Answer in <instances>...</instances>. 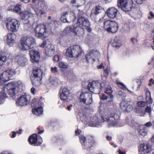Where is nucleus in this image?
Masks as SVG:
<instances>
[{"label":"nucleus","mask_w":154,"mask_h":154,"mask_svg":"<svg viewBox=\"0 0 154 154\" xmlns=\"http://www.w3.org/2000/svg\"><path fill=\"white\" fill-rule=\"evenodd\" d=\"M68 14L69 13L68 12H63L62 14V16L61 18V20L64 23L66 22L67 20L66 18L67 17V16Z\"/></svg>","instance_id":"nucleus-40"},{"label":"nucleus","mask_w":154,"mask_h":154,"mask_svg":"<svg viewBox=\"0 0 154 154\" xmlns=\"http://www.w3.org/2000/svg\"><path fill=\"white\" fill-rule=\"evenodd\" d=\"M70 13L72 15V21H74L75 19V15L74 13L73 12H70Z\"/></svg>","instance_id":"nucleus-58"},{"label":"nucleus","mask_w":154,"mask_h":154,"mask_svg":"<svg viewBox=\"0 0 154 154\" xmlns=\"http://www.w3.org/2000/svg\"><path fill=\"white\" fill-rule=\"evenodd\" d=\"M42 71L40 69H34L33 72V76L32 77H36L42 78Z\"/></svg>","instance_id":"nucleus-28"},{"label":"nucleus","mask_w":154,"mask_h":154,"mask_svg":"<svg viewBox=\"0 0 154 154\" xmlns=\"http://www.w3.org/2000/svg\"><path fill=\"white\" fill-rule=\"evenodd\" d=\"M152 124H151V122H148L146 123L144 126H145V127H150L151 126Z\"/></svg>","instance_id":"nucleus-55"},{"label":"nucleus","mask_w":154,"mask_h":154,"mask_svg":"<svg viewBox=\"0 0 154 154\" xmlns=\"http://www.w3.org/2000/svg\"><path fill=\"white\" fill-rule=\"evenodd\" d=\"M118 10L114 7H111L108 8L106 13L107 16L110 18L113 19L116 18L117 15Z\"/></svg>","instance_id":"nucleus-18"},{"label":"nucleus","mask_w":154,"mask_h":154,"mask_svg":"<svg viewBox=\"0 0 154 154\" xmlns=\"http://www.w3.org/2000/svg\"><path fill=\"white\" fill-rule=\"evenodd\" d=\"M12 37L11 34H9L7 35V43L10 46L12 45L14 42V40Z\"/></svg>","instance_id":"nucleus-37"},{"label":"nucleus","mask_w":154,"mask_h":154,"mask_svg":"<svg viewBox=\"0 0 154 154\" xmlns=\"http://www.w3.org/2000/svg\"><path fill=\"white\" fill-rule=\"evenodd\" d=\"M97 68L98 69H101L102 68H104V66H103V63H101L100 65L97 66Z\"/></svg>","instance_id":"nucleus-60"},{"label":"nucleus","mask_w":154,"mask_h":154,"mask_svg":"<svg viewBox=\"0 0 154 154\" xmlns=\"http://www.w3.org/2000/svg\"><path fill=\"white\" fill-rule=\"evenodd\" d=\"M133 107L134 106L132 105L128 104L127 105L126 109L125 111L128 112H130L133 109Z\"/></svg>","instance_id":"nucleus-45"},{"label":"nucleus","mask_w":154,"mask_h":154,"mask_svg":"<svg viewBox=\"0 0 154 154\" xmlns=\"http://www.w3.org/2000/svg\"><path fill=\"white\" fill-rule=\"evenodd\" d=\"M103 8L99 6H97L94 9H93L91 11V13L90 15L91 17L94 16V15H96L98 14L101 11Z\"/></svg>","instance_id":"nucleus-25"},{"label":"nucleus","mask_w":154,"mask_h":154,"mask_svg":"<svg viewBox=\"0 0 154 154\" xmlns=\"http://www.w3.org/2000/svg\"><path fill=\"white\" fill-rule=\"evenodd\" d=\"M119 154H125V152H124L122 151L121 150H119Z\"/></svg>","instance_id":"nucleus-64"},{"label":"nucleus","mask_w":154,"mask_h":154,"mask_svg":"<svg viewBox=\"0 0 154 154\" xmlns=\"http://www.w3.org/2000/svg\"><path fill=\"white\" fill-rule=\"evenodd\" d=\"M34 32L35 36L42 39L45 38L48 35L46 26L44 24L36 26L34 29Z\"/></svg>","instance_id":"nucleus-8"},{"label":"nucleus","mask_w":154,"mask_h":154,"mask_svg":"<svg viewBox=\"0 0 154 154\" xmlns=\"http://www.w3.org/2000/svg\"><path fill=\"white\" fill-rule=\"evenodd\" d=\"M13 83L15 84L17 89H18L19 92L23 90L24 85L21 81H19Z\"/></svg>","instance_id":"nucleus-31"},{"label":"nucleus","mask_w":154,"mask_h":154,"mask_svg":"<svg viewBox=\"0 0 154 154\" xmlns=\"http://www.w3.org/2000/svg\"><path fill=\"white\" fill-rule=\"evenodd\" d=\"M145 91L146 92V101L149 103H152L153 102V100L151 97L150 92L147 88L145 89Z\"/></svg>","instance_id":"nucleus-30"},{"label":"nucleus","mask_w":154,"mask_h":154,"mask_svg":"<svg viewBox=\"0 0 154 154\" xmlns=\"http://www.w3.org/2000/svg\"><path fill=\"white\" fill-rule=\"evenodd\" d=\"M29 54L30 57V60L32 63H37L39 61L40 58L39 52L35 49L30 50Z\"/></svg>","instance_id":"nucleus-15"},{"label":"nucleus","mask_w":154,"mask_h":154,"mask_svg":"<svg viewBox=\"0 0 154 154\" xmlns=\"http://www.w3.org/2000/svg\"><path fill=\"white\" fill-rule=\"evenodd\" d=\"M38 4L42 7L41 8H34L33 9L37 15L40 16L45 14V9L46 8L47 6L44 0H38Z\"/></svg>","instance_id":"nucleus-14"},{"label":"nucleus","mask_w":154,"mask_h":154,"mask_svg":"<svg viewBox=\"0 0 154 154\" xmlns=\"http://www.w3.org/2000/svg\"><path fill=\"white\" fill-rule=\"evenodd\" d=\"M16 74L15 70L12 69H9L4 72L0 76V80L4 83L6 81L10 80V78Z\"/></svg>","instance_id":"nucleus-11"},{"label":"nucleus","mask_w":154,"mask_h":154,"mask_svg":"<svg viewBox=\"0 0 154 154\" xmlns=\"http://www.w3.org/2000/svg\"><path fill=\"white\" fill-rule=\"evenodd\" d=\"M70 94L69 90L66 88L62 89V92L60 95V99L66 102L69 101L68 97Z\"/></svg>","instance_id":"nucleus-19"},{"label":"nucleus","mask_w":154,"mask_h":154,"mask_svg":"<svg viewBox=\"0 0 154 154\" xmlns=\"http://www.w3.org/2000/svg\"><path fill=\"white\" fill-rule=\"evenodd\" d=\"M104 121L108 122L109 127L116 126L120 121L119 115L116 113H112L107 116H105L103 118Z\"/></svg>","instance_id":"nucleus-5"},{"label":"nucleus","mask_w":154,"mask_h":154,"mask_svg":"<svg viewBox=\"0 0 154 154\" xmlns=\"http://www.w3.org/2000/svg\"><path fill=\"white\" fill-rule=\"evenodd\" d=\"M0 154H13L11 153L8 152L6 151H3Z\"/></svg>","instance_id":"nucleus-63"},{"label":"nucleus","mask_w":154,"mask_h":154,"mask_svg":"<svg viewBox=\"0 0 154 154\" xmlns=\"http://www.w3.org/2000/svg\"><path fill=\"white\" fill-rule=\"evenodd\" d=\"M21 1L26 3H27L30 2V0H20Z\"/></svg>","instance_id":"nucleus-61"},{"label":"nucleus","mask_w":154,"mask_h":154,"mask_svg":"<svg viewBox=\"0 0 154 154\" xmlns=\"http://www.w3.org/2000/svg\"><path fill=\"white\" fill-rule=\"evenodd\" d=\"M23 17L25 19H27L29 17H33L34 16V14L28 11H25L23 13Z\"/></svg>","instance_id":"nucleus-33"},{"label":"nucleus","mask_w":154,"mask_h":154,"mask_svg":"<svg viewBox=\"0 0 154 154\" xmlns=\"http://www.w3.org/2000/svg\"><path fill=\"white\" fill-rule=\"evenodd\" d=\"M128 103L127 102L125 101H122L120 104V106L121 108L124 111H125L126 109L127 105Z\"/></svg>","instance_id":"nucleus-41"},{"label":"nucleus","mask_w":154,"mask_h":154,"mask_svg":"<svg viewBox=\"0 0 154 154\" xmlns=\"http://www.w3.org/2000/svg\"><path fill=\"white\" fill-rule=\"evenodd\" d=\"M117 83L118 86L121 88H126V87L125 85L119 81H117Z\"/></svg>","instance_id":"nucleus-49"},{"label":"nucleus","mask_w":154,"mask_h":154,"mask_svg":"<svg viewBox=\"0 0 154 154\" xmlns=\"http://www.w3.org/2000/svg\"><path fill=\"white\" fill-rule=\"evenodd\" d=\"M71 2L73 4H75V6L78 8L84 5L85 2V0H72Z\"/></svg>","instance_id":"nucleus-32"},{"label":"nucleus","mask_w":154,"mask_h":154,"mask_svg":"<svg viewBox=\"0 0 154 154\" xmlns=\"http://www.w3.org/2000/svg\"><path fill=\"white\" fill-rule=\"evenodd\" d=\"M117 94L119 97H121L122 99H125V94L121 90H119L117 92Z\"/></svg>","instance_id":"nucleus-43"},{"label":"nucleus","mask_w":154,"mask_h":154,"mask_svg":"<svg viewBox=\"0 0 154 154\" xmlns=\"http://www.w3.org/2000/svg\"><path fill=\"white\" fill-rule=\"evenodd\" d=\"M78 25L77 27H79V29H81L82 36L83 35V31L84 29H86L88 32H91L92 29L90 27V23L88 19L83 17H81L78 18L76 22Z\"/></svg>","instance_id":"nucleus-3"},{"label":"nucleus","mask_w":154,"mask_h":154,"mask_svg":"<svg viewBox=\"0 0 154 154\" xmlns=\"http://www.w3.org/2000/svg\"><path fill=\"white\" fill-rule=\"evenodd\" d=\"M105 86V83L104 82L100 83L98 81H93L89 83L88 86L89 90L92 93L95 94H99L100 90Z\"/></svg>","instance_id":"nucleus-4"},{"label":"nucleus","mask_w":154,"mask_h":154,"mask_svg":"<svg viewBox=\"0 0 154 154\" xmlns=\"http://www.w3.org/2000/svg\"><path fill=\"white\" fill-rule=\"evenodd\" d=\"M79 27H75L73 26H69L66 27L63 31V33L68 34L71 32H74L76 35L82 36L81 29H79Z\"/></svg>","instance_id":"nucleus-12"},{"label":"nucleus","mask_w":154,"mask_h":154,"mask_svg":"<svg viewBox=\"0 0 154 154\" xmlns=\"http://www.w3.org/2000/svg\"><path fill=\"white\" fill-rule=\"evenodd\" d=\"M7 29L9 31L16 32L17 31L20 26V22L16 19L8 18L5 22Z\"/></svg>","instance_id":"nucleus-6"},{"label":"nucleus","mask_w":154,"mask_h":154,"mask_svg":"<svg viewBox=\"0 0 154 154\" xmlns=\"http://www.w3.org/2000/svg\"><path fill=\"white\" fill-rule=\"evenodd\" d=\"M12 133L13 134H12V137L14 138L15 137L17 133H18V132H17L16 133H15V132H13Z\"/></svg>","instance_id":"nucleus-62"},{"label":"nucleus","mask_w":154,"mask_h":154,"mask_svg":"<svg viewBox=\"0 0 154 154\" xmlns=\"http://www.w3.org/2000/svg\"><path fill=\"white\" fill-rule=\"evenodd\" d=\"M151 111V108L149 106H147L145 109L146 112L150 113Z\"/></svg>","instance_id":"nucleus-54"},{"label":"nucleus","mask_w":154,"mask_h":154,"mask_svg":"<svg viewBox=\"0 0 154 154\" xmlns=\"http://www.w3.org/2000/svg\"><path fill=\"white\" fill-rule=\"evenodd\" d=\"M7 57L5 56H0V66H2L5 63Z\"/></svg>","instance_id":"nucleus-42"},{"label":"nucleus","mask_w":154,"mask_h":154,"mask_svg":"<svg viewBox=\"0 0 154 154\" xmlns=\"http://www.w3.org/2000/svg\"><path fill=\"white\" fill-rule=\"evenodd\" d=\"M42 78L32 77V80L33 85L36 86L41 85L42 83Z\"/></svg>","instance_id":"nucleus-29"},{"label":"nucleus","mask_w":154,"mask_h":154,"mask_svg":"<svg viewBox=\"0 0 154 154\" xmlns=\"http://www.w3.org/2000/svg\"><path fill=\"white\" fill-rule=\"evenodd\" d=\"M8 10L11 11H15L16 12L20 13L21 10V5H17L15 6H11L9 7Z\"/></svg>","instance_id":"nucleus-26"},{"label":"nucleus","mask_w":154,"mask_h":154,"mask_svg":"<svg viewBox=\"0 0 154 154\" xmlns=\"http://www.w3.org/2000/svg\"><path fill=\"white\" fill-rule=\"evenodd\" d=\"M31 92L33 94H35L36 92L35 89L33 87H32L31 89Z\"/></svg>","instance_id":"nucleus-57"},{"label":"nucleus","mask_w":154,"mask_h":154,"mask_svg":"<svg viewBox=\"0 0 154 154\" xmlns=\"http://www.w3.org/2000/svg\"><path fill=\"white\" fill-rule=\"evenodd\" d=\"M53 59L55 61H58L59 60V57L58 55H55Z\"/></svg>","instance_id":"nucleus-52"},{"label":"nucleus","mask_w":154,"mask_h":154,"mask_svg":"<svg viewBox=\"0 0 154 154\" xmlns=\"http://www.w3.org/2000/svg\"><path fill=\"white\" fill-rule=\"evenodd\" d=\"M79 138L81 143L82 144L84 143L86 140L85 137L83 135H81L79 137Z\"/></svg>","instance_id":"nucleus-48"},{"label":"nucleus","mask_w":154,"mask_h":154,"mask_svg":"<svg viewBox=\"0 0 154 154\" xmlns=\"http://www.w3.org/2000/svg\"><path fill=\"white\" fill-rule=\"evenodd\" d=\"M108 98H109V95L107 96L106 95L103 94L102 96L101 97V99L103 100H106Z\"/></svg>","instance_id":"nucleus-51"},{"label":"nucleus","mask_w":154,"mask_h":154,"mask_svg":"<svg viewBox=\"0 0 154 154\" xmlns=\"http://www.w3.org/2000/svg\"><path fill=\"white\" fill-rule=\"evenodd\" d=\"M55 51L54 47L53 45H51L49 48L46 50L45 53L48 56H51L54 54Z\"/></svg>","instance_id":"nucleus-23"},{"label":"nucleus","mask_w":154,"mask_h":154,"mask_svg":"<svg viewBox=\"0 0 154 154\" xmlns=\"http://www.w3.org/2000/svg\"><path fill=\"white\" fill-rule=\"evenodd\" d=\"M15 61L17 62L19 64L23 65L26 61L27 59L23 55H19L16 56Z\"/></svg>","instance_id":"nucleus-21"},{"label":"nucleus","mask_w":154,"mask_h":154,"mask_svg":"<svg viewBox=\"0 0 154 154\" xmlns=\"http://www.w3.org/2000/svg\"><path fill=\"white\" fill-rule=\"evenodd\" d=\"M92 96L91 93L89 94L87 98L85 99V102H83L86 105H89L92 103Z\"/></svg>","instance_id":"nucleus-36"},{"label":"nucleus","mask_w":154,"mask_h":154,"mask_svg":"<svg viewBox=\"0 0 154 154\" xmlns=\"http://www.w3.org/2000/svg\"><path fill=\"white\" fill-rule=\"evenodd\" d=\"M104 27L108 32H116L118 29V24L114 21L107 20L104 23Z\"/></svg>","instance_id":"nucleus-10"},{"label":"nucleus","mask_w":154,"mask_h":154,"mask_svg":"<svg viewBox=\"0 0 154 154\" xmlns=\"http://www.w3.org/2000/svg\"><path fill=\"white\" fill-rule=\"evenodd\" d=\"M47 42L45 41H44L42 44L40 45L42 48L45 47V45L46 44Z\"/></svg>","instance_id":"nucleus-59"},{"label":"nucleus","mask_w":154,"mask_h":154,"mask_svg":"<svg viewBox=\"0 0 154 154\" xmlns=\"http://www.w3.org/2000/svg\"><path fill=\"white\" fill-rule=\"evenodd\" d=\"M127 123L131 126L133 127L136 124L133 119L130 117H127L126 119Z\"/></svg>","instance_id":"nucleus-38"},{"label":"nucleus","mask_w":154,"mask_h":154,"mask_svg":"<svg viewBox=\"0 0 154 154\" xmlns=\"http://www.w3.org/2000/svg\"><path fill=\"white\" fill-rule=\"evenodd\" d=\"M35 44V39L33 37L24 35L20 39L19 47L21 50L26 51L33 48Z\"/></svg>","instance_id":"nucleus-2"},{"label":"nucleus","mask_w":154,"mask_h":154,"mask_svg":"<svg viewBox=\"0 0 154 154\" xmlns=\"http://www.w3.org/2000/svg\"><path fill=\"white\" fill-rule=\"evenodd\" d=\"M90 93L86 91H82L80 95L79 100L80 102H85V99L89 96Z\"/></svg>","instance_id":"nucleus-27"},{"label":"nucleus","mask_w":154,"mask_h":154,"mask_svg":"<svg viewBox=\"0 0 154 154\" xmlns=\"http://www.w3.org/2000/svg\"><path fill=\"white\" fill-rule=\"evenodd\" d=\"M121 45L122 44L121 41L118 39L117 38H116L114 39V42L112 43V45L113 47L118 48L120 47Z\"/></svg>","instance_id":"nucleus-34"},{"label":"nucleus","mask_w":154,"mask_h":154,"mask_svg":"<svg viewBox=\"0 0 154 154\" xmlns=\"http://www.w3.org/2000/svg\"><path fill=\"white\" fill-rule=\"evenodd\" d=\"M30 98V96L25 94L20 96L16 100V104L17 106H23L27 104Z\"/></svg>","instance_id":"nucleus-13"},{"label":"nucleus","mask_w":154,"mask_h":154,"mask_svg":"<svg viewBox=\"0 0 154 154\" xmlns=\"http://www.w3.org/2000/svg\"><path fill=\"white\" fill-rule=\"evenodd\" d=\"M82 49L79 45H75L69 48L66 50V54L69 57H76L81 55Z\"/></svg>","instance_id":"nucleus-7"},{"label":"nucleus","mask_w":154,"mask_h":154,"mask_svg":"<svg viewBox=\"0 0 154 154\" xmlns=\"http://www.w3.org/2000/svg\"><path fill=\"white\" fill-rule=\"evenodd\" d=\"M49 81L53 85L56 86L58 85V82L57 80L54 78L50 77L49 79Z\"/></svg>","instance_id":"nucleus-39"},{"label":"nucleus","mask_w":154,"mask_h":154,"mask_svg":"<svg viewBox=\"0 0 154 154\" xmlns=\"http://www.w3.org/2000/svg\"><path fill=\"white\" fill-rule=\"evenodd\" d=\"M59 66L60 68H66L67 67V66L64 62L61 61L59 63Z\"/></svg>","instance_id":"nucleus-44"},{"label":"nucleus","mask_w":154,"mask_h":154,"mask_svg":"<svg viewBox=\"0 0 154 154\" xmlns=\"http://www.w3.org/2000/svg\"><path fill=\"white\" fill-rule=\"evenodd\" d=\"M133 2L132 0H118L117 6L124 11L128 12L131 10Z\"/></svg>","instance_id":"nucleus-9"},{"label":"nucleus","mask_w":154,"mask_h":154,"mask_svg":"<svg viewBox=\"0 0 154 154\" xmlns=\"http://www.w3.org/2000/svg\"><path fill=\"white\" fill-rule=\"evenodd\" d=\"M88 119H89V120H88V122H85V123L91 127H98L100 125V123H101L100 121V119H98L96 117H93L91 118H89Z\"/></svg>","instance_id":"nucleus-17"},{"label":"nucleus","mask_w":154,"mask_h":154,"mask_svg":"<svg viewBox=\"0 0 154 154\" xmlns=\"http://www.w3.org/2000/svg\"><path fill=\"white\" fill-rule=\"evenodd\" d=\"M134 1L138 4H141L143 3V2L146 0H134Z\"/></svg>","instance_id":"nucleus-53"},{"label":"nucleus","mask_w":154,"mask_h":154,"mask_svg":"<svg viewBox=\"0 0 154 154\" xmlns=\"http://www.w3.org/2000/svg\"><path fill=\"white\" fill-rule=\"evenodd\" d=\"M104 88L106 89V90L105 91V93L107 94V95H109L110 99H112L113 98V95L111 94L113 92L112 88L110 87L107 88L105 87Z\"/></svg>","instance_id":"nucleus-35"},{"label":"nucleus","mask_w":154,"mask_h":154,"mask_svg":"<svg viewBox=\"0 0 154 154\" xmlns=\"http://www.w3.org/2000/svg\"><path fill=\"white\" fill-rule=\"evenodd\" d=\"M42 105L43 104H42L41 106L37 108L33 109H32L33 113L37 116L42 115L43 112Z\"/></svg>","instance_id":"nucleus-22"},{"label":"nucleus","mask_w":154,"mask_h":154,"mask_svg":"<svg viewBox=\"0 0 154 154\" xmlns=\"http://www.w3.org/2000/svg\"><path fill=\"white\" fill-rule=\"evenodd\" d=\"M93 51L91 50L86 55V60L87 61H88V60H89V58L92 57V55L93 54Z\"/></svg>","instance_id":"nucleus-47"},{"label":"nucleus","mask_w":154,"mask_h":154,"mask_svg":"<svg viewBox=\"0 0 154 154\" xmlns=\"http://www.w3.org/2000/svg\"><path fill=\"white\" fill-rule=\"evenodd\" d=\"M51 71L53 73H56L58 72L57 68V67H51Z\"/></svg>","instance_id":"nucleus-50"},{"label":"nucleus","mask_w":154,"mask_h":154,"mask_svg":"<svg viewBox=\"0 0 154 154\" xmlns=\"http://www.w3.org/2000/svg\"><path fill=\"white\" fill-rule=\"evenodd\" d=\"M151 150V146L148 144L142 143L140 145L139 151L141 154H147Z\"/></svg>","instance_id":"nucleus-16"},{"label":"nucleus","mask_w":154,"mask_h":154,"mask_svg":"<svg viewBox=\"0 0 154 154\" xmlns=\"http://www.w3.org/2000/svg\"><path fill=\"white\" fill-rule=\"evenodd\" d=\"M84 14V12L82 11L79 10V12L78 13V15H79V18L82 17V16Z\"/></svg>","instance_id":"nucleus-56"},{"label":"nucleus","mask_w":154,"mask_h":154,"mask_svg":"<svg viewBox=\"0 0 154 154\" xmlns=\"http://www.w3.org/2000/svg\"><path fill=\"white\" fill-rule=\"evenodd\" d=\"M37 136L36 134H34L31 136L28 139L29 143L34 146H38L39 144H40L41 143H39L37 141Z\"/></svg>","instance_id":"nucleus-20"},{"label":"nucleus","mask_w":154,"mask_h":154,"mask_svg":"<svg viewBox=\"0 0 154 154\" xmlns=\"http://www.w3.org/2000/svg\"><path fill=\"white\" fill-rule=\"evenodd\" d=\"M139 134L140 135L145 136L147 133V130L145 126L142 125L140 126L138 131Z\"/></svg>","instance_id":"nucleus-24"},{"label":"nucleus","mask_w":154,"mask_h":154,"mask_svg":"<svg viewBox=\"0 0 154 154\" xmlns=\"http://www.w3.org/2000/svg\"><path fill=\"white\" fill-rule=\"evenodd\" d=\"M4 89L0 92V104H3L5 102V99L7 97L6 92L10 97L14 99L15 96L18 94V89H17L16 86L13 82H10L5 86L3 87Z\"/></svg>","instance_id":"nucleus-1"},{"label":"nucleus","mask_w":154,"mask_h":154,"mask_svg":"<svg viewBox=\"0 0 154 154\" xmlns=\"http://www.w3.org/2000/svg\"><path fill=\"white\" fill-rule=\"evenodd\" d=\"M137 106L140 107H143L147 105V103L144 101L139 102L137 103Z\"/></svg>","instance_id":"nucleus-46"}]
</instances>
